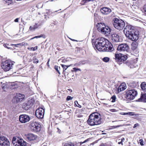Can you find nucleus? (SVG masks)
<instances>
[{"instance_id":"1","label":"nucleus","mask_w":146,"mask_h":146,"mask_svg":"<svg viewBox=\"0 0 146 146\" xmlns=\"http://www.w3.org/2000/svg\"><path fill=\"white\" fill-rule=\"evenodd\" d=\"M123 31L126 37L133 41L137 40L139 37L138 32H136L134 27L131 25H127Z\"/></svg>"},{"instance_id":"2","label":"nucleus","mask_w":146,"mask_h":146,"mask_svg":"<svg viewBox=\"0 0 146 146\" xmlns=\"http://www.w3.org/2000/svg\"><path fill=\"white\" fill-rule=\"evenodd\" d=\"M101 119L100 115L98 113L94 112L89 115L87 123L90 126L98 125L101 124Z\"/></svg>"},{"instance_id":"3","label":"nucleus","mask_w":146,"mask_h":146,"mask_svg":"<svg viewBox=\"0 0 146 146\" xmlns=\"http://www.w3.org/2000/svg\"><path fill=\"white\" fill-rule=\"evenodd\" d=\"M115 59L116 62L119 65L122 62L125 64L130 68H133V66L131 64L130 61L126 60L127 56L121 54H115Z\"/></svg>"},{"instance_id":"4","label":"nucleus","mask_w":146,"mask_h":146,"mask_svg":"<svg viewBox=\"0 0 146 146\" xmlns=\"http://www.w3.org/2000/svg\"><path fill=\"white\" fill-rule=\"evenodd\" d=\"M107 39L104 38H98L95 40L94 44L96 48L99 51H103Z\"/></svg>"},{"instance_id":"5","label":"nucleus","mask_w":146,"mask_h":146,"mask_svg":"<svg viewBox=\"0 0 146 146\" xmlns=\"http://www.w3.org/2000/svg\"><path fill=\"white\" fill-rule=\"evenodd\" d=\"M113 24L114 27L118 30L123 29L125 25V23L123 20L116 18L113 19Z\"/></svg>"},{"instance_id":"6","label":"nucleus","mask_w":146,"mask_h":146,"mask_svg":"<svg viewBox=\"0 0 146 146\" xmlns=\"http://www.w3.org/2000/svg\"><path fill=\"white\" fill-rule=\"evenodd\" d=\"M14 62L10 60H6L3 62L1 64L2 68L5 72L9 71L13 68Z\"/></svg>"},{"instance_id":"7","label":"nucleus","mask_w":146,"mask_h":146,"mask_svg":"<svg viewBox=\"0 0 146 146\" xmlns=\"http://www.w3.org/2000/svg\"><path fill=\"white\" fill-rule=\"evenodd\" d=\"M137 94V92L134 89L129 90L126 92L125 94V98L127 100H132Z\"/></svg>"},{"instance_id":"8","label":"nucleus","mask_w":146,"mask_h":146,"mask_svg":"<svg viewBox=\"0 0 146 146\" xmlns=\"http://www.w3.org/2000/svg\"><path fill=\"white\" fill-rule=\"evenodd\" d=\"M30 127L31 130L35 132L39 131L41 129L40 124L36 121L31 122Z\"/></svg>"},{"instance_id":"9","label":"nucleus","mask_w":146,"mask_h":146,"mask_svg":"<svg viewBox=\"0 0 146 146\" xmlns=\"http://www.w3.org/2000/svg\"><path fill=\"white\" fill-rule=\"evenodd\" d=\"M107 42H106L107 43L106 44L104 48L103 49V52H111L114 49L113 46L111 43L108 40H107Z\"/></svg>"},{"instance_id":"10","label":"nucleus","mask_w":146,"mask_h":146,"mask_svg":"<svg viewBox=\"0 0 146 146\" xmlns=\"http://www.w3.org/2000/svg\"><path fill=\"white\" fill-rule=\"evenodd\" d=\"M19 119L20 121L22 123H25L29 122L30 120V117L28 115L23 114L21 115Z\"/></svg>"},{"instance_id":"11","label":"nucleus","mask_w":146,"mask_h":146,"mask_svg":"<svg viewBox=\"0 0 146 146\" xmlns=\"http://www.w3.org/2000/svg\"><path fill=\"white\" fill-rule=\"evenodd\" d=\"M44 110L42 108L37 109L35 111L36 116L38 118L42 119L44 117Z\"/></svg>"},{"instance_id":"12","label":"nucleus","mask_w":146,"mask_h":146,"mask_svg":"<svg viewBox=\"0 0 146 146\" xmlns=\"http://www.w3.org/2000/svg\"><path fill=\"white\" fill-rule=\"evenodd\" d=\"M0 145L2 146H9L10 143L5 137L0 136Z\"/></svg>"},{"instance_id":"13","label":"nucleus","mask_w":146,"mask_h":146,"mask_svg":"<svg viewBox=\"0 0 146 146\" xmlns=\"http://www.w3.org/2000/svg\"><path fill=\"white\" fill-rule=\"evenodd\" d=\"M12 143L15 146H25L26 145V143L21 139H19L16 141L12 140Z\"/></svg>"},{"instance_id":"14","label":"nucleus","mask_w":146,"mask_h":146,"mask_svg":"<svg viewBox=\"0 0 146 146\" xmlns=\"http://www.w3.org/2000/svg\"><path fill=\"white\" fill-rule=\"evenodd\" d=\"M128 45L126 44L119 45L117 48V50L120 51H127L129 49Z\"/></svg>"},{"instance_id":"15","label":"nucleus","mask_w":146,"mask_h":146,"mask_svg":"<svg viewBox=\"0 0 146 146\" xmlns=\"http://www.w3.org/2000/svg\"><path fill=\"white\" fill-rule=\"evenodd\" d=\"M111 32V30L110 28L108 26L105 25L103 29H102V31H101V33L106 35H108L110 34Z\"/></svg>"},{"instance_id":"16","label":"nucleus","mask_w":146,"mask_h":146,"mask_svg":"<svg viewBox=\"0 0 146 146\" xmlns=\"http://www.w3.org/2000/svg\"><path fill=\"white\" fill-rule=\"evenodd\" d=\"M111 38L112 41L114 42H117L120 41V37L118 34L115 33H112Z\"/></svg>"},{"instance_id":"17","label":"nucleus","mask_w":146,"mask_h":146,"mask_svg":"<svg viewBox=\"0 0 146 146\" xmlns=\"http://www.w3.org/2000/svg\"><path fill=\"white\" fill-rule=\"evenodd\" d=\"M15 96L16 98L17 103L22 101L25 98V95L19 93L17 94Z\"/></svg>"},{"instance_id":"18","label":"nucleus","mask_w":146,"mask_h":146,"mask_svg":"<svg viewBox=\"0 0 146 146\" xmlns=\"http://www.w3.org/2000/svg\"><path fill=\"white\" fill-rule=\"evenodd\" d=\"M100 11L102 14L107 15L109 14L111 12V10L110 9L105 7L101 8Z\"/></svg>"},{"instance_id":"19","label":"nucleus","mask_w":146,"mask_h":146,"mask_svg":"<svg viewBox=\"0 0 146 146\" xmlns=\"http://www.w3.org/2000/svg\"><path fill=\"white\" fill-rule=\"evenodd\" d=\"M126 88V85L124 83H121L119 86L117 90L116 91L117 93L125 90Z\"/></svg>"},{"instance_id":"20","label":"nucleus","mask_w":146,"mask_h":146,"mask_svg":"<svg viewBox=\"0 0 146 146\" xmlns=\"http://www.w3.org/2000/svg\"><path fill=\"white\" fill-rule=\"evenodd\" d=\"M105 26V24L104 23H98L96 25V27L97 30L99 32H101Z\"/></svg>"},{"instance_id":"21","label":"nucleus","mask_w":146,"mask_h":146,"mask_svg":"<svg viewBox=\"0 0 146 146\" xmlns=\"http://www.w3.org/2000/svg\"><path fill=\"white\" fill-rule=\"evenodd\" d=\"M27 138L30 141H33L37 138L36 135L32 133H29L26 136Z\"/></svg>"},{"instance_id":"22","label":"nucleus","mask_w":146,"mask_h":146,"mask_svg":"<svg viewBox=\"0 0 146 146\" xmlns=\"http://www.w3.org/2000/svg\"><path fill=\"white\" fill-rule=\"evenodd\" d=\"M138 101L146 102V95L142 94L141 97L138 99Z\"/></svg>"},{"instance_id":"23","label":"nucleus","mask_w":146,"mask_h":146,"mask_svg":"<svg viewBox=\"0 0 146 146\" xmlns=\"http://www.w3.org/2000/svg\"><path fill=\"white\" fill-rule=\"evenodd\" d=\"M30 106L28 105L27 103L26 102L24 103L22 105V108L24 110H28L29 108H30Z\"/></svg>"},{"instance_id":"24","label":"nucleus","mask_w":146,"mask_h":146,"mask_svg":"<svg viewBox=\"0 0 146 146\" xmlns=\"http://www.w3.org/2000/svg\"><path fill=\"white\" fill-rule=\"evenodd\" d=\"M35 101L34 99H32L27 101L26 102L31 107L34 103Z\"/></svg>"},{"instance_id":"25","label":"nucleus","mask_w":146,"mask_h":146,"mask_svg":"<svg viewBox=\"0 0 146 146\" xmlns=\"http://www.w3.org/2000/svg\"><path fill=\"white\" fill-rule=\"evenodd\" d=\"M142 90L146 92V83L143 82L141 85Z\"/></svg>"},{"instance_id":"26","label":"nucleus","mask_w":146,"mask_h":146,"mask_svg":"<svg viewBox=\"0 0 146 146\" xmlns=\"http://www.w3.org/2000/svg\"><path fill=\"white\" fill-rule=\"evenodd\" d=\"M38 48V46H36L34 47H32L31 48L28 47L27 48V49L30 50H32V51H35Z\"/></svg>"},{"instance_id":"27","label":"nucleus","mask_w":146,"mask_h":146,"mask_svg":"<svg viewBox=\"0 0 146 146\" xmlns=\"http://www.w3.org/2000/svg\"><path fill=\"white\" fill-rule=\"evenodd\" d=\"M132 47L131 48L132 50H135L137 48V45L134 42H133L131 44Z\"/></svg>"},{"instance_id":"28","label":"nucleus","mask_w":146,"mask_h":146,"mask_svg":"<svg viewBox=\"0 0 146 146\" xmlns=\"http://www.w3.org/2000/svg\"><path fill=\"white\" fill-rule=\"evenodd\" d=\"M5 1V3L7 4L8 5L11 4L12 1V0H4Z\"/></svg>"},{"instance_id":"29","label":"nucleus","mask_w":146,"mask_h":146,"mask_svg":"<svg viewBox=\"0 0 146 146\" xmlns=\"http://www.w3.org/2000/svg\"><path fill=\"white\" fill-rule=\"evenodd\" d=\"M25 43H24L23 42H22V43L17 44H11V45L13 46H14L15 47H17L18 45H21V46H23L24 45V44Z\"/></svg>"},{"instance_id":"30","label":"nucleus","mask_w":146,"mask_h":146,"mask_svg":"<svg viewBox=\"0 0 146 146\" xmlns=\"http://www.w3.org/2000/svg\"><path fill=\"white\" fill-rule=\"evenodd\" d=\"M110 58L107 57H104L103 59V60L105 62H108L110 60Z\"/></svg>"},{"instance_id":"31","label":"nucleus","mask_w":146,"mask_h":146,"mask_svg":"<svg viewBox=\"0 0 146 146\" xmlns=\"http://www.w3.org/2000/svg\"><path fill=\"white\" fill-rule=\"evenodd\" d=\"M64 146H74V144L71 142L66 143L65 144Z\"/></svg>"},{"instance_id":"32","label":"nucleus","mask_w":146,"mask_h":146,"mask_svg":"<svg viewBox=\"0 0 146 146\" xmlns=\"http://www.w3.org/2000/svg\"><path fill=\"white\" fill-rule=\"evenodd\" d=\"M111 99H112V100L111 102H114L115 101L116 97L115 95H113L111 97Z\"/></svg>"},{"instance_id":"33","label":"nucleus","mask_w":146,"mask_h":146,"mask_svg":"<svg viewBox=\"0 0 146 146\" xmlns=\"http://www.w3.org/2000/svg\"><path fill=\"white\" fill-rule=\"evenodd\" d=\"M4 46L8 49H10L11 47H10L11 45H10L9 44H4L3 45Z\"/></svg>"},{"instance_id":"34","label":"nucleus","mask_w":146,"mask_h":146,"mask_svg":"<svg viewBox=\"0 0 146 146\" xmlns=\"http://www.w3.org/2000/svg\"><path fill=\"white\" fill-rule=\"evenodd\" d=\"M42 35H40V36H36L33 38H31L30 39V40H33L35 38H40V37H42Z\"/></svg>"},{"instance_id":"35","label":"nucleus","mask_w":146,"mask_h":146,"mask_svg":"<svg viewBox=\"0 0 146 146\" xmlns=\"http://www.w3.org/2000/svg\"><path fill=\"white\" fill-rule=\"evenodd\" d=\"M127 114H128L130 115H134V113L133 112H130L128 113H125L124 115H126Z\"/></svg>"},{"instance_id":"36","label":"nucleus","mask_w":146,"mask_h":146,"mask_svg":"<svg viewBox=\"0 0 146 146\" xmlns=\"http://www.w3.org/2000/svg\"><path fill=\"white\" fill-rule=\"evenodd\" d=\"M94 0H82V1L84 2V4L90 1H93Z\"/></svg>"},{"instance_id":"37","label":"nucleus","mask_w":146,"mask_h":146,"mask_svg":"<svg viewBox=\"0 0 146 146\" xmlns=\"http://www.w3.org/2000/svg\"><path fill=\"white\" fill-rule=\"evenodd\" d=\"M33 63H37L39 62L38 60L36 58H34L33 59Z\"/></svg>"},{"instance_id":"38","label":"nucleus","mask_w":146,"mask_h":146,"mask_svg":"<svg viewBox=\"0 0 146 146\" xmlns=\"http://www.w3.org/2000/svg\"><path fill=\"white\" fill-rule=\"evenodd\" d=\"M90 139H87L86 140L84 141L83 142H80V145H81L82 144H83L87 142Z\"/></svg>"},{"instance_id":"39","label":"nucleus","mask_w":146,"mask_h":146,"mask_svg":"<svg viewBox=\"0 0 146 146\" xmlns=\"http://www.w3.org/2000/svg\"><path fill=\"white\" fill-rule=\"evenodd\" d=\"M123 126V125H117V126H112L111 127H112V128L113 129V128H117V127H122Z\"/></svg>"},{"instance_id":"40","label":"nucleus","mask_w":146,"mask_h":146,"mask_svg":"<svg viewBox=\"0 0 146 146\" xmlns=\"http://www.w3.org/2000/svg\"><path fill=\"white\" fill-rule=\"evenodd\" d=\"M73 98L70 96H68L66 98V100L68 101L72 99Z\"/></svg>"},{"instance_id":"41","label":"nucleus","mask_w":146,"mask_h":146,"mask_svg":"<svg viewBox=\"0 0 146 146\" xmlns=\"http://www.w3.org/2000/svg\"><path fill=\"white\" fill-rule=\"evenodd\" d=\"M62 66L64 70H66L68 68V66L64 65H62Z\"/></svg>"},{"instance_id":"42","label":"nucleus","mask_w":146,"mask_h":146,"mask_svg":"<svg viewBox=\"0 0 146 146\" xmlns=\"http://www.w3.org/2000/svg\"><path fill=\"white\" fill-rule=\"evenodd\" d=\"M86 63V61H82L80 62V64H81L82 65Z\"/></svg>"},{"instance_id":"43","label":"nucleus","mask_w":146,"mask_h":146,"mask_svg":"<svg viewBox=\"0 0 146 146\" xmlns=\"http://www.w3.org/2000/svg\"><path fill=\"white\" fill-rule=\"evenodd\" d=\"M58 66H55V70H56L58 72V73L59 74H60V72L58 70Z\"/></svg>"},{"instance_id":"44","label":"nucleus","mask_w":146,"mask_h":146,"mask_svg":"<svg viewBox=\"0 0 146 146\" xmlns=\"http://www.w3.org/2000/svg\"><path fill=\"white\" fill-rule=\"evenodd\" d=\"M139 142L140 144L141 145H143V140L142 139H141L139 140Z\"/></svg>"},{"instance_id":"45","label":"nucleus","mask_w":146,"mask_h":146,"mask_svg":"<svg viewBox=\"0 0 146 146\" xmlns=\"http://www.w3.org/2000/svg\"><path fill=\"white\" fill-rule=\"evenodd\" d=\"M38 27V25L36 23L35 24V25L34 26V30H35Z\"/></svg>"},{"instance_id":"46","label":"nucleus","mask_w":146,"mask_h":146,"mask_svg":"<svg viewBox=\"0 0 146 146\" xmlns=\"http://www.w3.org/2000/svg\"><path fill=\"white\" fill-rule=\"evenodd\" d=\"M110 111L111 112H115L117 111L115 109H111L110 110Z\"/></svg>"},{"instance_id":"47","label":"nucleus","mask_w":146,"mask_h":146,"mask_svg":"<svg viewBox=\"0 0 146 146\" xmlns=\"http://www.w3.org/2000/svg\"><path fill=\"white\" fill-rule=\"evenodd\" d=\"M57 129H58V131H57V133H58L59 134H60L61 133V130L58 128H57Z\"/></svg>"},{"instance_id":"48","label":"nucleus","mask_w":146,"mask_h":146,"mask_svg":"<svg viewBox=\"0 0 146 146\" xmlns=\"http://www.w3.org/2000/svg\"><path fill=\"white\" fill-rule=\"evenodd\" d=\"M73 69L75 71H77L78 70H80V71L81 70L79 68H73Z\"/></svg>"},{"instance_id":"49","label":"nucleus","mask_w":146,"mask_h":146,"mask_svg":"<svg viewBox=\"0 0 146 146\" xmlns=\"http://www.w3.org/2000/svg\"><path fill=\"white\" fill-rule=\"evenodd\" d=\"M116 1L118 2L119 3H122L123 0H115Z\"/></svg>"},{"instance_id":"50","label":"nucleus","mask_w":146,"mask_h":146,"mask_svg":"<svg viewBox=\"0 0 146 146\" xmlns=\"http://www.w3.org/2000/svg\"><path fill=\"white\" fill-rule=\"evenodd\" d=\"M33 28H34V27L30 26L29 28V29L31 31H32V30L34 31V30Z\"/></svg>"},{"instance_id":"51","label":"nucleus","mask_w":146,"mask_h":146,"mask_svg":"<svg viewBox=\"0 0 146 146\" xmlns=\"http://www.w3.org/2000/svg\"><path fill=\"white\" fill-rule=\"evenodd\" d=\"M118 144L119 145L121 144V145H123L122 142V141H119L118 142Z\"/></svg>"},{"instance_id":"52","label":"nucleus","mask_w":146,"mask_h":146,"mask_svg":"<svg viewBox=\"0 0 146 146\" xmlns=\"http://www.w3.org/2000/svg\"><path fill=\"white\" fill-rule=\"evenodd\" d=\"M19 18H18L16 19L14 21L15 22H18L19 21Z\"/></svg>"},{"instance_id":"53","label":"nucleus","mask_w":146,"mask_h":146,"mask_svg":"<svg viewBox=\"0 0 146 146\" xmlns=\"http://www.w3.org/2000/svg\"><path fill=\"white\" fill-rule=\"evenodd\" d=\"M49 61H50V59H49L48 60V61L47 63V65L48 67L49 66Z\"/></svg>"},{"instance_id":"54","label":"nucleus","mask_w":146,"mask_h":146,"mask_svg":"<svg viewBox=\"0 0 146 146\" xmlns=\"http://www.w3.org/2000/svg\"><path fill=\"white\" fill-rule=\"evenodd\" d=\"M138 125V124H135L133 126V128H135L137 125Z\"/></svg>"},{"instance_id":"55","label":"nucleus","mask_w":146,"mask_h":146,"mask_svg":"<svg viewBox=\"0 0 146 146\" xmlns=\"http://www.w3.org/2000/svg\"><path fill=\"white\" fill-rule=\"evenodd\" d=\"M78 104V106H77V105H76V106L77 107H79V108H81V106L79 104Z\"/></svg>"},{"instance_id":"56","label":"nucleus","mask_w":146,"mask_h":146,"mask_svg":"<svg viewBox=\"0 0 146 146\" xmlns=\"http://www.w3.org/2000/svg\"><path fill=\"white\" fill-rule=\"evenodd\" d=\"M16 140H17V138H16L15 137H13V139H12V140H14V141H16Z\"/></svg>"},{"instance_id":"57","label":"nucleus","mask_w":146,"mask_h":146,"mask_svg":"<svg viewBox=\"0 0 146 146\" xmlns=\"http://www.w3.org/2000/svg\"><path fill=\"white\" fill-rule=\"evenodd\" d=\"M125 140V138L123 137L121 139V141H122V142H123V141Z\"/></svg>"},{"instance_id":"58","label":"nucleus","mask_w":146,"mask_h":146,"mask_svg":"<svg viewBox=\"0 0 146 146\" xmlns=\"http://www.w3.org/2000/svg\"><path fill=\"white\" fill-rule=\"evenodd\" d=\"M99 146H106L104 144H101Z\"/></svg>"},{"instance_id":"59","label":"nucleus","mask_w":146,"mask_h":146,"mask_svg":"<svg viewBox=\"0 0 146 146\" xmlns=\"http://www.w3.org/2000/svg\"><path fill=\"white\" fill-rule=\"evenodd\" d=\"M75 104H76V103H77V104H78V102H77V101H76L75 102Z\"/></svg>"},{"instance_id":"60","label":"nucleus","mask_w":146,"mask_h":146,"mask_svg":"<svg viewBox=\"0 0 146 146\" xmlns=\"http://www.w3.org/2000/svg\"><path fill=\"white\" fill-rule=\"evenodd\" d=\"M85 110V109H82L81 110H81L82 111H84V110Z\"/></svg>"},{"instance_id":"61","label":"nucleus","mask_w":146,"mask_h":146,"mask_svg":"<svg viewBox=\"0 0 146 146\" xmlns=\"http://www.w3.org/2000/svg\"><path fill=\"white\" fill-rule=\"evenodd\" d=\"M5 86H3V88H5Z\"/></svg>"},{"instance_id":"62","label":"nucleus","mask_w":146,"mask_h":146,"mask_svg":"<svg viewBox=\"0 0 146 146\" xmlns=\"http://www.w3.org/2000/svg\"><path fill=\"white\" fill-rule=\"evenodd\" d=\"M2 82H0V84H2Z\"/></svg>"},{"instance_id":"63","label":"nucleus","mask_w":146,"mask_h":146,"mask_svg":"<svg viewBox=\"0 0 146 146\" xmlns=\"http://www.w3.org/2000/svg\"><path fill=\"white\" fill-rule=\"evenodd\" d=\"M96 13H94V16H95V15H96Z\"/></svg>"},{"instance_id":"64","label":"nucleus","mask_w":146,"mask_h":146,"mask_svg":"<svg viewBox=\"0 0 146 146\" xmlns=\"http://www.w3.org/2000/svg\"><path fill=\"white\" fill-rule=\"evenodd\" d=\"M118 140L119 141H120V139H119Z\"/></svg>"}]
</instances>
